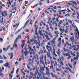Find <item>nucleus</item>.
<instances>
[{
    "mask_svg": "<svg viewBox=\"0 0 79 79\" xmlns=\"http://www.w3.org/2000/svg\"><path fill=\"white\" fill-rule=\"evenodd\" d=\"M53 65L51 64V66L49 68L50 69H52V68H53Z\"/></svg>",
    "mask_w": 79,
    "mask_h": 79,
    "instance_id": "nucleus-43",
    "label": "nucleus"
},
{
    "mask_svg": "<svg viewBox=\"0 0 79 79\" xmlns=\"http://www.w3.org/2000/svg\"><path fill=\"white\" fill-rule=\"evenodd\" d=\"M56 22L54 21V22H53V23H52L54 25V24H56Z\"/></svg>",
    "mask_w": 79,
    "mask_h": 79,
    "instance_id": "nucleus-45",
    "label": "nucleus"
},
{
    "mask_svg": "<svg viewBox=\"0 0 79 79\" xmlns=\"http://www.w3.org/2000/svg\"><path fill=\"white\" fill-rule=\"evenodd\" d=\"M77 60L78 59V57H79V52H77Z\"/></svg>",
    "mask_w": 79,
    "mask_h": 79,
    "instance_id": "nucleus-29",
    "label": "nucleus"
},
{
    "mask_svg": "<svg viewBox=\"0 0 79 79\" xmlns=\"http://www.w3.org/2000/svg\"><path fill=\"white\" fill-rule=\"evenodd\" d=\"M40 62L43 64H44V61H43V59L40 58Z\"/></svg>",
    "mask_w": 79,
    "mask_h": 79,
    "instance_id": "nucleus-14",
    "label": "nucleus"
},
{
    "mask_svg": "<svg viewBox=\"0 0 79 79\" xmlns=\"http://www.w3.org/2000/svg\"><path fill=\"white\" fill-rule=\"evenodd\" d=\"M17 38H18V39H21V36L20 35H18Z\"/></svg>",
    "mask_w": 79,
    "mask_h": 79,
    "instance_id": "nucleus-52",
    "label": "nucleus"
},
{
    "mask_svg": "<svg viewBox=\"0 0 79 79\" xmlns=\"http://www.w3.org/2000/svg\"><path fill=\"white\" fill-rule=\"evenodd\" d=\"M64 72L65 73H67V74H68V72L67 70H64Z\"/></svg>",
    "mask_w": 79,
    "mask_h": 79,
    "instance_id": "nucleus-55",
    "label": "nucleus"
},
{
    "mask_svg": "<svg viewBox=\"0 0 79 79\" xmlns=\"http://www.w3.org/2000/svg\"><path fill=\"white\" fill-rule=\"evenodd\" d=\"M10 56L11 57H10V59H12L13 58V53L12 52L10 53Z\"/></svg>",
    "mask_w": 79,
    "mask_h": 79,
    "instance_id": "nucleus-15",
    "label": "nucleus"
},
{
    "mask_svg": "<svg viewBox=\"0 0 79 79\" xmlns=\"http://www.w3.org/2000/svg\"><path fill=\"white\" fill-rule=\"evenodd\" d=\"M10 46H10V45H9V46H8V47H7V50H8V49H9L10 47Z\"/></svg>",
    "mask_w": 79,
    "mask_h": 79,
    "instance_id": "nucleus-56",
    "label": "nucleus"
},
{
    "mask_svg": "<svg viewBox=\"0 0 79 79\" xmlns=\"http://www.w3.org/2000/svg\"><path fill=\"white\" fill-rule=\"evenodd\" d=\"M57 53L58 55V56H60V55H61V54H60V53H60L58 52H57Z\"/></svg>",
    "mask_w": 79,
    "mask_h": 79,
    "instance_id": "nucleus-44",
    "label": "nucleus"
},
{
    "mask_svg": "<svg viewBox=\"0 0 79 79\" xmlns=\"http://www.w3.org/2000/svg\"><path fill=\"white\" fill-rule=\"evenodd\" d=\"M46 72L50 71V69L48 67H46Z\"/></svg>",
    "mask_w": 79,
    "mask_h": 79,
    "instance_id": "nucleus-23",
    "label": "nucleus"
},
{
    "mask_svg": "<svg viewBox=\"0 0 79 79\" xmlns=\"http://www.w3.org/2000/svg\"><path fill=\"white\" fill-rule=\"evenodd\" d=\"M61 45V42H60H60H59V43L58 44V46L59 47Z\"/></svg>",
    "mask_w": 79,
    "mask_h": 79,
    "instance_id": "nucleus-35",
    "label": "nucleus"
},
{
    "mask_svg": "<svg viewBox=\"0 0 79 79\" xmlns=\"http://www.w3.org/2000/svg\"><path fill=\"white\" fill-rule=\"evenodd\" d=\"M2 56L4 58L5 60H6L7 59V58L5 56V55L3 54Z\"/></svg>",
    "mask_w": 79,
    "mask_h": 79,
    "instance_id": "nucleus-31",
    "label": "nucleus"
},
{
    "mask_svg": "<svg viewBox=\"0 0 79 79\" xmlns=\"http://www.w3.org/2000/svg\"><path fill=\"white\" fill-rule=\"evenodd\" d=\"M40 52L42 54V53H44V51H43V50H42V49L41 50Z\"/></svg>",
    "mask_w": 79,
    "mask_h": 79,
    "instance_id": "nucleus-54",
    "label": "nucleus"
},
{
    "mask_svg": "<svg viewBox=\"0 0 79 79\" xmlns=\"http://www.w3.org/2000/svg\"><path fill=\"white\" fill-rule=\"evenodd\" d=\"M48 64H50V60H48Z\"/></svg>",
    "mask_w": 79,
    "mask_h": 79,
    "instance_id": "nucleus-64",
    "label": "nucleus"
},
{
    "mask_svg": "<svg viewBox=\"0 0 79 79\" xmlns=\"http://www.w3.org/2000/svg\"><path fill=\"white\" fill-rule=\"evenodd\" d=\"M51 45L52 47L53 50V48H54V49H55V47H54V46H53V45H54L53 43H52Z\"/></svg>",
    "mask_w": 79,
    "mask_h": 79,
    "instance_id": "nucleus-40",
    "label": "nucleus"
},
{
    "mask_svg": "<svg viewBox=\"0 0 79 79\" xmlns=\"http://www.w3.org/2000/svg\"><path fill=\"white\" fill-rule=\"evenodd\" d=\"M18 38H17L15 41L14 43H16V42H17V41H18Z\"/></svg>",
    "mask_w": 79,
    "mask_h": 79,
    "instance_id": "nucleus-32",
    "label": "nucleus"
},
{
    "mask_svg": "<svg viewBox=\"0 0 79 79\" xmlns=\"http://www.w3.org/2000/svg\"><path fill=\"white\" fill-rule=\"evenodd\" d=\"M58 52L60 53H61V51H60V49L59 48H58Z\"/></svg>",
    "mask_w": 79,
    "mask_h": 79,
    "instance_id": "nucleus-57",
    "label": "nucleus"
},
{
    "mask_svg": "<svg viewBox=\"0 0 79 79\" xmlns=\"http://www.w3.org/2000/svg\"><path fill=\"white\" fill-rule=\"evenodd\" d=\"M24 53L25 54V56H27L28 53L27 51H25Z\"/></svg>",
    "mask_w": 79,
    "mask_h": 79,
    "instance_id": "nucleus-13",
    "label": "nucleus"
},
{
    "mask_svg": "<svg viewBox=\"0 0 79 79\" xmlns=\"http://www.w3.org/2000/svg\"><path fill=\"white\" fill-rule=\"evenodd\" d=\"M60 64L62 66H63V65H64V64H63V61L60 62Z\"/></svg>",
    "mask_w": 79,
    "mask_h": 79,
    "instance_id": "nucleus-37",
    "label": "nucleus"
},
{
    "mask_svg": "<svg viewBox=\"0 0 79 79\" xmlns=\"http://www.w3.org/2000/svg\"><path fill=\"white\" fill-rule=\"evenodd\" d=\"M53 52L52 53V55L53 56H55L56 54H55V50L54 49V48H53Z\"/></svg>",
    "mask_w": 79,
    "mask_h": 79,
    "instance_id": "nucleus-10",
    "label": "nucleus"
},
{
    "mask_svg": "<svg viewBox=\"0 0 79 79\" xmlns=\"http://www.w3.org/2000/svg\"><path fill=\"white\" fill-rule=\"evenodd\" d=\"M58 26L59 27H62V26H61V25H60V24L58 23Z\"/></svg>",
    "mask_w": 79,
    "mask_h": 79,
    "instance_id": "nucleus-38",
    "label": "nucleus"
},
{
    "mask_svg": "<svg viewBox=\"0 0 79 79\" xmlns=\"http://www.w3.org/2000/svg\"><path fill=\"white\" fill-rule=\"evenodd\" d=\"M40 69L41 70V72L42 73L43 75H44V73H43V72L45 71V69H44V67H42L41 65H40Z\"/></svg>",
    "mask_w": 79,
    "mask_h": 79,
    "instance_id": "nucleus-2",
    "label": "nucleus"
},
{
    "mask_svg": "<svg viewBox=\"0 0 79 79\" xmlns=\"http://www.w3.org/2000/svg\"><path fill=\"white\" fill-rule=\"evenodd\" d=\"M31 51L32 52H33V54L34 55H35V52H34V49H31Z\"/></svg>",
    "mask_w": 79,
    "mask_h": 79,
    "instance_id": "nucleus-33",
    "label": "nucleus"
},
{
    "mask_svg": "<svg viewBox=\"0 0 79 79\" xmlns=\"http://www.w3.org/2000/svg\"><path fill=\"white\" fill-rule=\"evenodd\" d=\"M56 40V38L55 37L51 41V42H52V44H56V42L55 41Z\"/></svg>",
    "mask_w": 79,
    "mask_h": 79,
    "instance_id": "nucleus-4",
    "label": "nucleus"
},
{
    "mask_svg": "<svg viewBox=\"0 0 79 79\" xmlns=\"http://www.w3.org/2000/svg\"><path fill=\"white\" fill-rule=\"evenodd\" d=\"M3 50H4V51H5V52H6V50H7L6 49V48H3Z\"/></svg>",
    "mask_w": 79,
    "mask_h": 79,
    "instance_id": "nucleus-51",
    "label": "nucleus"
},
{
    "mask_svg": "<svg viewBox=\"0 0 79 79\" xmlns=\"http://www.w3.org/2000/svg\"><path fill=\"white\" fill-rule=\"evenodd\" d=\"M60 60H62V61H64V57H63V56H61L60 57H59Z\"/></svg>",
    "mask_w": 79,
    "mask_h": 79,
    "instance_id": "nucleus-7",
    "label": "nucleus"
},
{
    "mask_svg": "<svg viewBox=\"0 0 79 79\" xmlns=\"http://www.w3.org/2000/svg\"><path fill=\"white\" fill-rule=\"evenodd\" d=\"M49 72L50 71L46 72V74H47V76H50V72Z\"/></svg>",
    "mask_w": 79,
    "mask_h": 79,
    "instance_id": "nucleus-12",
    "label": "nucleus"
},
{
    "mask_svg": "<svg viewBox=\"0 0 79 79\" xmlns=\"http://www.w3.org/2000/svg\"><path fill=\"white\" fill-rule=\"evenodd\" d=\"M45 36L47 40H50L51 39L48 37V35H45Z\"/></svg>",
    "mask_w": 79,
    "mask_h": 79,
    "instance_id": "nucleus-8",
    "label": "nucleus"
},
{
    "mask_svg": "<svg viewBox=\"0 0 79 79\" xmlns=\"http://www.w3.org/2000/svg\"><path fill=\"white\" fill-rule=\"evenodd\" d=\"M0 40L1 42H3V39H2V38H0Z\"/></svg>",
    "mask_w": 79,
    "mask_h": 79,
    "instance_id": "nucleus-53",
    "label": "nucleus"
},
{
    "mask_svg": "<svg viewBox=\"0 0 79 79\" xmlns=\"http://www.w3.org/2000/svg\"><path fill=\"white\" fill-rule=\"evenodd\" d=\"M28 49H29L30 50H31L32 48H31V47H30L31 45H28Z\"/></svg>",
    "mask_w": 79,
    "mask_h": 79,
    "instance_id": "nucleus-25",
    "label": "nucleus"
},
{
    "mask_svg": "<svg viewBox=\"0 0 79 79\" xmlns=\"http://www.w3.org/2000/svg\"><path fill=\"white\" fill-rule=\"evenodd\" d=\"M14 69H15V68H13V70L11 71V73L9 75V77H10V79H12V77H13V75L11 74H13Z\"/></svg>",
    "mask_w": 79,
    "mask_h": 79,
    "instance_id": "nucleus-3",
    "label": "nucleus"
},
{
    "mask_svg": "<svg viewBox=\"0 0 79 79\" xmlns=\"http://www.w3.org/2000/svg\"><path fill=\"white\" fill-rule=\"evenodd\" d=\"M56 69L57 71H60L61 70V69H58L57 68H56Z\"/></svg>",
    "mask_w": 79,
    "mask_h": 79,
    "instance_id": "nucleus-17",
    "label": "nucleus"
},
{
    "mask_svg": "<svg viewBox=\"0 0 79 79\" xmlns=\"http://www.w3.org/2000/svg\"><path fill=\"white\" fill-rule=\"evenodd\" d=\"M13 46H15V47L16 48H18V46H17V45L16 44V43H15L13 44Z\"/></svg>",
    "mask_w": 79,
    "mask_h": 79,
    "instance_id": "nucleus-21",
    "label": "nucleus"
},
{
    "mask_svg": "<svg viewBox=\"0 0 79 79\" xmlns=\"http://www.w3.org/2000/svg\"><path fill=\"white\" fill-rule=\"evenodd\" d=\"M68 65H69V67H70V68H73V67L72 66V65H71V64L69 63L68 64Z\"/></svg>",
    "mask_w": 79,
    "mask_h": 79,
    "instance_id": "nucleus-34",
    "label": "nucleus"
},
{
    "mask_svg": "<svg viewBox=\"0 0 79 79\" xmlns=\"http://www.w3.org/2000/svg\"><path fill=\"white\" fill-rule=\"evenodd\" d=\"M2 70H1L0 71V77H3V76H4V75H3V74L2 73Z\"/></svg>",
    "mask_w": 79,
    "mask_h": 79,
    "instance_id": "nucleus-9",
    "label": "nucleus"
},
{
    "mask_svg": "<svg viewBox=\"0 0 79 79\" xmlns=\"http://www.w3.org/2000/svg\"><path fill=\"white\" fill-rule=\"evenodd\" d=\"M58 41L59 42V43L61 44V38L60 37L59 38Z\"/></svg>",
    "mask_w": 79,
    "mask_h": 79,
    "instance_id": "nucleus-19",
    "label": "nucleus"
},
{
    "mask_svg": "<svg viewBox=\"0 0 79 79\" xmlns=\"http://www.w3.org/2000/svg\"><path fill=\"white\" fill-rule=\"evenodd\" d=\"M76 13L77 15H78V16H79V12H78L77 11L76 12Z\"/></svg>",
    "mask_w": 79,
    "mask_h": 79,
    "instance_id": "nucleus-63",
    "label": "nucleus"
},
{
    "mask_svg": "<svg viewBox=\"0 0 79 79\" xmlns=\"http://www.w3.org/2000/svg\"><path fill=\"white\" fill-rule=\"evenodd\" d=\"M30 24L31 25H32V20H31L30 21Z\"/></svg>",
    "mask_w": 79,
    "mask_h": 79,
    "instance_id": "nucleus-50",
    "label": "nucleus"
},
{
    "mask_svg": "<svg viewBox=\"0 0 79 79\" xmlns=\"http://www.w3.org/2000/svg\"><path fill=\"white\" fill-rule=\"evenodd\" d=\"M4 65L5 66H6V67H8L9 69H10V64H9L8 63H6V64H5Z\"/></svg>",
    "mask_w": 79,
    "mask_h": 79,
    "instance_id": "nucleus-5",
    "label": "nucleus"
},
{
    "mask_svg": "<svg viewBox=\"0 0 79 79\" xmlns=\"http://www.w3.org/2000/svg\"><path fill=\"white\" fill-rule=\"evenodd\" d=\"M33 48V49H35L34 51H35V52H36L37 50H36V49H35V46H34Z\"/></svg>",
    "mask_w": 79,
    "mask_h": 79,
    "instance_id": "nucleus-47",
    "label": "nucleus"
},
{
    "mask_svg": "<svg viewBox=\"0 0 79 79\" xmlns=\"http://www.w3.org/2000/svg\"><path fill=\"white\" fill-rule=\"evenodd\" d=\"M71 2H73V4H74V5H76L77 6V3H76V2H73L72 1H71Z\"/></svg>",
    "mask_w": 79,
    "mask_h": 79,
    "instance_id": "nucleus-24",
    "label": "nucleus"
},
{
    "mask_svg": "<svg viewBox=\"0 0 79 79\" xmlns=\"http://www.w3.org/2000/svg\"><path fill=\"white\" fill-rule=\"evenodd\" d=\"M46 48L47 50H48V52H47V56L48 57H50V52L52 53V46H49L48 45L46 46Z\"/></svg>",
    "mask_w": 79,
    "mask_h": 79,
    "instance_id": "nucleus-1",
    "label": "nucleus"
},
{
    "mask_svg": "<svg viewBox=\"0 0 79 79\" xmlns=\"http://www.w3.org/2000/svg\"><path fill=\"white\" fill-rule=\"evenodd\" d=\"M69 54L68 53H64L63 54H62L63 55V56H68V55Z\"/></svg>",
    "mask_w": 79,
    "mask_h": 79,
    "instance_id": "nucleus-11",
    "label": "nucleus"
},
{
    "mask_svg": "<svg viewBox=\"0 0 79 79\" xmlns=\"http://www.w3.org/2000/svg\"><path fill=\"white\" fill-rule=\"evenodd\" d=\"M47 31H48V32H50V30H49V27H47L46 29Z\"/></svg>",
    "mask_w": 79,
    "mask_h": 79,
    "instance_id": "nucleus-60",
    "label": "nucleus"
},
{
    "mask_svg": "<svg viewBox=\"0 0 79 79\" xmlns=\"http://www.w3.org/2000/svg\"><path fill=\"white\" fill-rule=\"evenodd\" d=\"M43 49H44V50H43V53H47V51L45 49H44V48Z\"/></svg>",
    "mask_w": 79,
    "mask_h": 79,
    "instance_id": "nucleus-28",
    "label": "nucleus"
},
{
    "mask_svg": "<svg viewBox=\"0 0 79 79\" xmlns=\"http://www.w3.org/2000/svg\"><path fill=\"white\" fill-rule=\"evenodd\" d=\"M25 45V43L24 42H23V44H22V48H23V47H24V46Z\"/></svg>",
    "mask_w": 79,
    "mask_h": 79,
    "instance_id": "nucleus-39",
    "label": "nucleus"
},
{
    "mask_svg": "<svg viewBox=\"0 0 79 79\" xmlns=\"http://www.w3.org/2000/svg\"><path fill=\"white\" fill-rule=\"evenodd\" d=\"M59 30H60V31H63V32L65 31V30H64V29H61V28H60L59 29Z\"/></svg>",
    "mask_w": 79,
    "mask_h": 79,
    "instance_id": "nucleus-26",
    "label": "nucleus"
},
{
    "mask_svg": "<svg viewBox=\"0 0 79 79\" xmlns=\"http://www.w3.org/2000/svg\"><path fill=\"white\" fill-rule=\"evenodd\" d=\"M38 5V4H36L35 5H34L33 6V8H35V7H36V6H37Z\"/></svg>",
    "mask_w": 79,
    "mask_h": 79,
    "instance_id": "nucleus-59",
    "label": "nucleus"
},
{
    "mask_svg": "<svg viewBox=\"0 0 79 79\" xmlns=\"http://www.w3.org/2000/svg\"><path fill=\"white\" fill-rule=\"evenodd\" d=\"M30 76H34V73H32L31 72H30Z\"/></svg>",
    "mask_w": 79,
    "mask_h": 79,
    "instance_id": "nucleus-30",
    "label": "nucleus"
},
{
    "mask_svg": "<svg viewBox=\"0 0 79 79\" xmlns=\"http://www.w3.org/2000/svg\"><path fill=\"white\" fill-rule=\"evenodd\" d=\"M29 19L28 20L27 22H26V23H25V24L24 26L23 27V29L24 28V27H26V25H27V24H28V23H29Z\"/></svg>",
    "mask_w": 79,
    "mask_h": 79,
    "instance_id": "nucleus-6",
    "label": "nucleus"
},
{
    "mask_svg": "<svg viewBox=\"0 0 79 79\" xmlns=\"http://www.w3.org/2000/svg\"><path fill=\"white\" fill-rule=\"evenodd\" d=\"M51 64H53L54 63V62L52 60H51Z\"/></svg>",
    "mask_w": 79,
    "mask_h": 79,
    "instance_id": "nucleus-48",
    "label": "nucleus"
},
{
    "mask_svg": "<svg viewBox=\"0 0 79 79\" xmlns=\"http://www.w3.org/2000/svg\"><path fill=\"white\" fill-rule=\"evenodd\" d=\"M44 60L45 61H46V60H47V56H46V55H45L44 56Z\"/></svg>",
    "mask_w": 79,
    "mask_h": 79,
    "instance_id": "nucleus-41",
    "label": "nucleus"
},
{
    "mask_svg": "<svg viewBox=\"0 0 79 79\" xmlns=\"http://www.w3.org/2000/svg\"><path fill=\"white\" fill-rule=\"evenodd\" d=\"M15 47V46H13V47L12 48H10V49L11 50H13V48Z\"/></svg>",
    "mask_w": 79,
    "mask_h": 79,
    "instance_id": "nucleus-58",
    "label": "nucleus"
},
{
    "mask_svg": "<svg viewBox=\"0 0 79 79\" xmlns=\"http://www.w3.org/2000/svg\"><path fill=\"white\" fill-rule=\"evenodd\" d=\"M62 23H63V21H62V20H60V22H59V24H61Z\"/></svg>",
    "mask_w": 79,
    "mask_h": 79,
    "instance_id": "nucleus-62",
    "label": "nucleus"
},
{
    "mask_svg": "<svg viewBox=\"0 0 79 79\" xmlns=\"http://www.w3.org/2000/svg\"><path fill=\"white\" fill-rule=\"evenodd\" d=\"M38 73H35L34 76L35 77V79H37V77H38Z\"/></svg>",
    "mask_w": 79,
    "mask_h": 79,
    "instance_id": "nucleus-22",
    "label": "nucleus"
},
{
    "mask_svg": "<svg viewBox=\"0 0 79 79\" xmlns=\"http://www.w3.org/2000/svg\"><path fill=\"white\" fill-rule=\"evenodd\" d=\"M74 36H72V37H71L70 38V40L72 42H73V40H74Z\"/></svg>",
    "mask_w": 79,
    "mask_h": 79,
    "instance_id": "nucleus-18",
    "label": "nucleus"
},
{
    "mask_svg": "<svg viewBox=\"0 0 79 79\" xmlns=\"http://www.w3.org/2000/svg\"><path fill=\"white\" fill-rule=\"evenodd\" d=\"M68 56L69 57H67L68 60H70L71 58V56H70V54H69Z\"/></svg>",
    "mask_w": 79,
    "mask_h": 79,
    "instance_id": "nucleus-20",
    "label": "nucleus"
},
{
    "mask_svg": "<svg viewBox=\"0 0 79 79\" xmlns=\"http://www.w3.org/2000/svg\"><path fill=\"white\" fill-rule=\"evenodd\" d=\"M76 62L77 61H76L75 62H74V63H73V65L74 66V68H75V67L76 66Z\"/></svg>",
    "mask_w": 79,
    "mask_h": 79,
    "instance_id": "nucleus-36",
    "label": "nucleus"
},
{
    "mask_svg": "<svg viewBox=\"0 0 79 79\" xmlns=\"http://www.w3.org/2000/svg\"><path fill=\"white\" fill-rule=\"evenodd\" d=\"M66 43L67 45H68V46H69V45H70V44H69V43H68V42L67 41L66 42Z\"/></svg>",
    "mask_w": 79,
    "mask_h": 79,
    "instance_id": "nucleus-46",
    "label": "nucleus"
},
{
    "mask_svg": "<svg viewBox=\"0 0 79 79\" xmlns=\"http://www.w3.org/2000/svg\"><path fill=\"white\" fill-rule=\"evenodd\" d=\"M23 29V28H22L21 29H20V30H19L18 31H17L15 33V34H16L17 33H18L19 32H20L21 31V30Z\"/></svg>",
    "mask_w": 79,
    "mask_h": 79,
    "instance_id": "nucleus-16",
    "label": "nucleus"
},
{
    "mask_svg": "<svg viewBox=\"0 0 79 79\" xmlns=\"http://www.w3.org/2000/svg\"><path fill=\"white\" fill-rule=\"evenodd\" d=\"M24 71L25 73H29V70L27 71L26 70H25Z\"/></svg>",
    "mask_w": 79,
    "mask_h": 79,
    "instance_id": "nucleus-42",
    "label": "nucleus"
},
{
    "mask_svg": "<svg viewBox=\"0 0 79 79\" xmlns=\"http://www.w3.org/2000/svg\"><path fill=\"white\" fill-rule=\"evenodd\" d=\"M35 73L38 74V75H39V70H36V71L35 72Z\"/></svg>",
    "mask_w": 79,
    "mask_h": 79,
    "instance_id": "nucleus-27",
    "label": "nucleus"
},
{
    "mask_svg": "<svg viewBox=\"0 0 79 79\" xmlns=\"http://www.w3.org/2000/svg\"><path fill=\"white\" fill-rule=\"evenodd\" d=\"M68 21L70 23V24H72V21L71 20H68Z\"/></svg>",
    "mask_w": 79,
    "mask_h": 79,
    "instance_id": "nucleus-49",
    "label": "nucleus"
},
{
    "mask_svg": "<svg viewBox=\"0 0 79 79\" xmlns=\"http://www.w3.org/2000/svg\"><path fill=\"white\" fill-rule=\"evenodd\" d=\"M71 55H73V56H76V55L73 53H71Z\"/></svg>",
    "mask_w": 79,
    "mask_h": 79,
    "instance_id": "nucleus-61",
    "label": "nucleus"
}]
</instances>
